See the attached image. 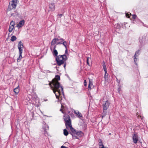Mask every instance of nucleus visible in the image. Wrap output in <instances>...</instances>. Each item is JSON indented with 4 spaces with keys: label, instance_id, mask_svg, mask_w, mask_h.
I'll list each match as a JSON object with an SVG mask.
<instances>
[{
    "label": "nucleus",
    "instance_id": "nucleus-27",
    "mask_svg": "<svg viewBox=\"0 0 148 148\" xmlns=\"http://www.w3.org/2000/svg\"><path fill=\"white\" fill-rule=\"evenodd\" d=\"M99 145L100 146V147L99 148H105V147L104 145L102 144V142H99Z\"/></svg>",
    "mask_w": 148,
    "mask_h": 148
},
{
    "label": "nucleus",
    "instance_id": "nucleus-29",
    "mask_svg": "<svg viewBox=\"0 0 148 148\" xmlns=\"http://www.w3.org/2000/svg\"><path fill=\"white\" fill-rule=\"evenodd\" d=\"M107 110H104L103 111L102 113L103 116H104L107 114Z\"/></svg>",
    "mask_w": 148,
    "mask_h": 148
},
{
    "label": "nucleus",
    "instance_id": "nucleus-1",
    "mask_svg": "<svg viewBox=\"0 0 148 148\" xmlns=\"http://www.w3.org/2000/svg\"><path fill=\"white\" fill-rule=\"evenodd\" d=\"M53 92L55 93L57 99H59L62 94H64L63 88L60 86V83L57 82L53 83V85L50 86Z\"/></svg>",
    "mask_w": 148,
    "mask_h": 148
},
{
    "label": "nucleus",
    "instance_id": "nucleus-15",
    "mask_svg": "<svg viewBox=\"0 0 148 148\" xmlns=\"http://www.w3.org/2000/svg\"><path fill=\"white\" fill-rule=\"evenodd\" d=\"M74 113L78 116V117L79 118H81L82 117V115L78 111H74Z\"/></svg>",
    "mask_w": 148,
    "mask_h": 148
},
{
    "label": "nucleus",
    "instance_id": "nucleus-37",
    "mask_svg": "<svg viewBox=\"0 0 148 148\" xmlns=\"http://www.w3.org/2000/svg\"><path fill=\"white\" fill-rule=\"evenodd\" d=\"M62 42H58L57 43V45L62 44Z\"/></svg>",
    "mask_w": 148,
    "mask_h": 148
},
{
    "label": "nucleus",
    "instance_id": "nucleus-31",
    "mask_svg": "<svg viewBox=\"0 0 148 148\" xmlns=\"http://www.w3.org/2000/svg\"><path fill=\"white\" fill-rule=\"evenodd\" d=\"M139 55V51H136L135 53L134 56L137 57Z\"/></svg>",
    "mask_w": 148,
    "mask_h": 148
},
{
    "label": "nucleus",
    "instance_id": "nucleus-47",
    "mask_svg": "<svg viewBox=\"0 0 148 148\" xmlns=\"http://www.w3.org/2000/svg\"><path fill=\"white\" fill-rule=\"evenodd\" d=\"M105 148H106V147H105Z\"/></svg>",
    "mask_w": 148,
    "mask_h": 148
},
{
    "label": "nucleus",
    "instance_id": "nucleus-25",
    "mask_svg": "<svg viewBox=\"0 0 148 148\" xmlns=\"http://www.w3.org/2000/svg\"><path fill=\"white\" fill-rule=\"evenodd\" d=\"M70 130H71V131L74 134H75L76 133V131L73 128L72 126L70 128Z\"/></svg>",
    "mask_w": 148,
    "mask_h": 148
},
{
    "label": "nucleus",
    "instance_id": "nucleus-5",
    "mask_svg": "<svg viewBox=\"0 0 148 148\" xmlns=\"http://www.w3.org/2000/svg\"><path fill=\"white\" fill-rule=\"evenodd\" d=\"M55 4L53 3H51L49 4V11L53 12L55 10Z\"/></svg>",
    "mask_w": 148,
    "mask_h": 148
},
{
    "label": "nucleus",
    "instance_id": "nucleus-40",
    "mask_svg": "<svg viewBox=\"0 0 148 148\" xmlns=\"http://www.w3.org/2000/svg\"><path fill=\"white\" fill-rule=\"evenodd\" d=\"M63 16V14H60L59 15V17L60 18H61V17H62Z\"/></svg>",
    "mask_w": 148,
    "mask_h": 148
},
{
    "label": "nucleus",
    "instance_id": "nucleus-32",
    "mask_svg": "<svg viewBox=\"0 0 148 148\" xmlns=\"http://www.w3.org/2000/svg\"><path fill=\"white\" fill-rule=\"evenodd\" d=\"M17 15L18 14L17 12L15 13V14L12 13L11 14V16H17Z\"/></svg>",
    "mask_w": 148,
    "mask_h": 148
},
{
    "label": "nucleus",
    "instance_id": "nucleus-30",
    "mask_svg": "<svg viewBox=\"0 0 148 148\" xmlns=\"http://www.w3.org/2000/svg\"><path fill=\"white\" fill-rule=\"evenodd\" d=\"M70 133L72 134L73 138V139L78 138L75 135L76 134H71V133Z\"/></svg>",
    "mask_w": 148,
    "mask_h": 148
},
{
    "label": "nucleus",
    "instance_id": "nucleus-45",
    "mask_svg": "<svg viewBox=\"0 0 148 148\" xmlns=\"http://www.w3.org/2000/svg\"><path fill=\"white\" fill-rule=\"evenodd\" d=\"M130 14L131 15V14L130 13Z\"/></svg>",
    "mask_w": 148,
    "mask_h": 148
},
{
    "label": "nucleus",
    "instance_id": "nucleus-12",
    "mask_svg": "<svg viewBox=\"0 0 148 148\" xmlns=\"http://www.w3.org/2000/svg\"><path fill=\"white\" fill-rule=\"evenodd\" d=\"M64 119L65 122L71 120L70 117L68 115H66L64 116Z\"/></svg>",
    "mask_w": 148,
    "mask_h": 148
},
{
    "label": "nucleus",
    "instance_id": "nucleus-4",
    "mask_svg": "<svg viewBox=\"0 0 148 148\" xmlns=\"http://www.w3.org/2000/svg\"><path fill=\"white\" fill-rule=\"evenodd\" d=\"M60 79L59 76L58 75H56L55 78L52 80V82L49 83V85L51 86V85H53V83H55V82H57L58 83H59L58 81L60 80Z\"/></svg>",
    "mask_w": 148,
    "mask_h": 148
},
{
    "label": "nucleus",
    "instance_id": "nucleus-41",
    "mask_svg": "<svg viewBox=\"0 0 148 148\" xmlns=\"http://www.w3.org/2000/svg\"><path fill=\"white\" fill-rule=\"evenodd\" d=\"M60 40H62V41H64V39L62 38H61Z\"/></svg>",
    "mask_w": 148,
    "mask_h": 148
},
{
    "label": "nucleus",
    "instance_id": "nucleus-28",
    "mask_svg": "<svg viewBox=\"0 0 148 148\" xmlns=\"http://www.w3.org/2000/svg\"><path fill=\"white\" fill-rule=\"evenodd\" d=\"M114 27L115 28L119 29L120 27V25L119 24V23H117V24H115L114 25Z\"/></svg>",
    "mask_w": 148,
    "mask_h": 148
},
{
    "label": "nucleus",
    "instance_id": "nucleus-14",
    "mask_svg": "<svg viewBox=\"0 0 148 148\" xmlns=\"http://www.w3.org/2000/svg\"><path fill=\"white\" fill-rule=\"evenodd\" d=\"M59 40V39L58 38H54L52 41L51 42V45H55L56 44V42L58 41Z\"/></svg>",
    "mask_w": 148,
    "mask_h": 148
},
{
    "label": "nucleus",
    "instance_id": "nucleus-24",
    "mask_svg": "<svg viewBox=\"0 0 148 148\" xmlns=\"http://www.w3.org/2000/svg\"><path fill=\"white\" fill-rule=\"evenodd\" d=\"M62 44L65 47V48H67V43L66 41H64L62 42Z\"/></svg>",
    "mask_w": 148,
    "mask_h": 148
},
{
    "label": "nucleus",
    "instance_id": "nucleus-23",
    "mask_svg": "<svg viewBox=\"0 0 148 148\" xmlns=\"http://www.w3.org/2000/svg\"><path fill=\"white\" fill-rule=\"evenodd\" d=\"M68 134L69 133L67 131L66 129H64V135L65 136H67L68 135Z\"/></svg>",
    "mask_w": 148,
    "mask_h": 148
},
{
    "label": "nucleus",
    "instance_id": "nucleus-34",
    "mask_svg": "<svg viewBox=\"0 0 148 148\" xmlns=\"http://www.w3.org/2000/svg\"><path fill=\"white\" fill-rule=\"evenodd\" d=\"M132 18L134 19H135L136 18L137 16L135 14H133L132 15Z\"/></svg>",
    "mask_w": 148,
    "mask_h": 148
},
{
    "label": "nucleus",
    "instance_id": "nucleus-39",
    "mask_svg": "<svg viewBox=\"0 0 148 148\" xmlns=\"http://www.w3.org/2000/svg\"><path fill=\"white\" fill-rule=\"evenodd\" d=\"M64 64V67L65 68V67L66 66V63H65V62H64V64Z\"/></svg>",
    "mask_w": 148,
    "mask_h": 148
},
{
    "label": "nucleus",
    "instance_id": "nucleus-6",
    "mask_svg": "<svg viewBox=\"0 0 148 148\" xmlns=\"http://www.w3.org/2000/svg\"><path fill=\"white\" fill-rule=\"evenodd\" d=\"M110 104V103L108 101H104L103 104V110H107Z\"/></svg>",
    "mask_w": 148,
    "mask_h": 148
},
{
    "label": "nucleus",
    "instance_id": "nucleus-9",
    "mask_svg": "<svg viewBox=\"0 0 148 148\" xmlns=\"http://www.w3.org/2000/svg\"><path fill=\"white\" fill-rule=\"evenodd\" d=\"M133 140L134 143H136L138 140V137L136 134H134L133 135Z\"/></svg>",
    "mask_w": 148,
    "mask_h": 148
},
{
    "label": "nucleus",
    "instance_id": "nucleus-44",
    "mask_svg": "<svg viewBox=\"0 0 148 148\" xmlns=\"http://www.w3.org/2000/svg\"><path fill=\"white\" fill-rule=\"evenodd\" d=\"M32 115L33 116L34 115V114L33 113H32Z\"/></svg>",
    "mask_w": 148,
    "mask_h": 148
},
{
    "label": "nucleus",
    "instance_id": "nucleus-21",
    "mask_svg": "<svg viewBox=\"0 0 148 148\" xmlns=\"http://www.w3.org/2000/svg\"><path fill=\"white\" fill-rule=\"evenodd\" d=\"M16 38H17L15 36H13L11 37L10 40L12 41L13 42L16 40Z\"/></svg>",
    "mask_w": 148,
    "mask_h": 148
},
{
    "label": "nucleus",
    "instance_id": "nucleus-35",
    "mask_svg": "<svg viewBox=\"0 0 148 148\" xmlns=\"http://www.w3.org/2000/svg\"><path fill=\"white\" fill-rule=\"evenodd\" d=\"M84 86H87V83H86V80H85L84 81Z\"/></svg>",
    "mask_w": 148,
    "mask_h": 148
},
{
    "label": "nucleus",
    "instance_id": "nucleus-17",
    "mask_svg": "<svg viewBox=\"0 0 148 148\" xmlns=\"http://www.w3.org/2000/svg\"><path fill=\"white\" fill-rule=\"evenodd\" d=\"M75 134L76 135H78L79 137L82 136L83 135V134L81 131H79L78 132H76Z\"/></svg>",
    "mask_w": 148,
    "mask_h": 148
},
{
    "label": "nucleus",
    "instance_id": "nucleus-42",
    "mask_svg": "<svg viewBox=\"0 0 148 148\" xmlns=\"http://www.w3.org/2000/svg\"><path fill=\"white\" fill-rule=\"evenodd\" d=\"M60 111H61L62 112V113H64L63 111L62 110V109H60Z\"/></svg>",
    "mask_w": 148,
    "mask_h": 148
},
{
    "label": "nucleus",
    "instance_id": "nucleus-46",
    "mask_svg": "<svg viewBox=\"0 0 148 148\" xmlns=\"http://www.w3.org/2000/svg\"><path fill=\"white\" fill-rule=\"evenodd\" d=\"M110 134H111V133H110L109 134V135H110Z\"/></svg>",
    "mask_w": 148,
    "mask_h": 148
},
{
    "label": "nucleus",
    "instance_id": "nucleus-36",
    "mask_svg": "<svg viewBox=\"0 0 148 148\" xmlns=\"http://www.w3.org/2000/svg\"><path fill=\"white\" fill-rule=\"evenodd\" d=\"M129 15L130 14H129L127 13L126 14V16L128 18H130Z\"/></svg>",
    "mask_w": 148,
    "mask_h": 148
},
{
    "label": "nucleus",
    "instance_id": "nucleus-3",
    "mask_svg": "<svg viewBox=\"0 0 148 148\" xmlns=\"http://www.w3.org/2000/svg\"><path fill=\"white\" fill-rule=\"evenodd\" d=\"M17 0H12L11 3H9V6L11 7L10 8H16V5H17Z\"/></svg>",
    "mask_w": 148,
    "mask_h": 148
},
{
    "label": "nucleus",
    "instance_id": "nucleus-16",
    "mask_svg": "<svg viewBox=\"0 0 148 148\" xmlns=\"http://www.w3.org/2000/svg\"><path fill=\"white\" fill-rule=\"evenodd\" d=\"M93 87V85L92 84V82H91L90 81H89V83L88 84V90H91L92 87Z\"/></svg>",
    "mask_w": 148,
    "mask_h": 148
},
{
    "label": "nucleus",
    "instance_id": "nucleus-26",
    "mask_svg": "<svg viewBox=\"0 0 148 148\" xmlns=\"http://www.w3.org/2000/svg\"><path fill=\"white\" fill-rule=\"evenodd\" d=\"M91 61V58L88 57L87 58V64L89 66L90 65L89 62V61Z\"/></svg>",
    "mask_w": 148,
    "mask_h": 148
},
{
    "label": "nucleus",
    "instance_id": "nucleus-19",
    "mask_svg": "<svg viewBox=\"0 0 148 148\" xmlns=\"http://www.w3.org/2000/svg\"><path fill=\"white\" fill-rule=\"evenodd\" d=\"M19 91V90L18 88V86L14 88V91L16 94H17Z\"/></svg>",
    "mask_w": 148,
    "mask_h": 148
},
{
    "label": "nucleus",
    "instance_id": "nucleus-18",
    "mask_svg": "<svg viewBox=\"0 0 148 148\" xmlns=\"http://www.w3.org/2000/svg\"><path fill=\"white\" fill-rule=\"evenodd\" d=\"M19 56L18 57V58L17 59V61L18 62H19L21 58H22V54L23 53V52H19Z\"/></svg>",
    "mask_w": 148,
    "mask_h": 148
},
{
    "label": "nucleus",
    "instance_id": "nucleus-2",
    "mask_svg": "<svg viewBox=\"0 0 148 148\" xmlns=\"http://www.w3.org/2000/svg\"><path fill=\"white\" fill-rule=\"evenodd\" d=\"M65 53L63 55H59L56 58V60L58 65L60 66L67 60V56L69 54L68 53L67 48H65Z\"/></svg>",
    "mask_w": 148,
    "mask_h": 148
},
{
    "label": "nucleus",
    "instance_id": "nucleus-33",
    "mask_svg": "<svg viewBox=\"0 0 148 148\" xmlns=\"http://www.w3.org/2000/svg\"><path fill=\"white\" fill-rule=\"evenodd\" d=\"M136 60L137 59L136 58V57L135 56H134V61L135 64H136Z\"/></svg>",
    "mask_w": 148,
    "mask_h": 148
},
{
    "label": "nucleus",
    "instance_id": "nucleus-13",
    "mask_svg": "<svg viewBox=\"0 0 148 148\" xmlns=\"http://www.w3.org/2000/svg\"><path fill=\"white\" fill-rule=\"evenodd\" d=\"M56 46H55L53 48L54 50L53 52V54L54 56H55L57 57L58 56V52L57 51L56 49Z\"/></svg>",
    "mask_w": 148,
    "mask_h": 148
},
{
    "label": "nucleus",
    "instance_id": "nucleus-20",
    "mask_svg": "<svg viewBox=\"0 0 148 148\" xmlns=\"http://www.w3.org/2000/svg\"><path fill=\"white\" fill-rule=\"evenodd\" d=\"M104 78L105 80L106 81H107L108 80V74L107 73V72H105Z\"/></svg>",
    "mask_w": 148,
    "mask_h": 148
},
{
    "label": "nucleus",
    "instance_id": "nucleus-8",
    "mask_svg": "<svg viewBox=\"0 0 148 148\" xmlns=\"http://www.w3.org/2000/svg\"><path fill=\"white\" fill-rule=\"evenodd\" d=\"M18 48L19 49V52H23V46L22 42H19L18 45Z\"/></svg>",
    "mask_w": 148,
    "mask_h": 148
},
{
    "label": "nucleus",
    "instance_id": "nucleus-38",
    "mask_svg": "<svg viewBox=\"0 0 148 148\" xmlns=\"http://www.w3.org/2000/svg\"><path fill=\"white\" fill-rule=\"evenodd\" d=\"M61 148H67L66 147L64 146H62L61 147Z\"/></svg>",
    "mask_w": 148,
    "mask_h": 148
},
{
    "label": "nucleus",
    "instance_id": "nucleus-43",
    "mask_svg": "<svg viewBox=\"0 0 148 148\" xmlns=\"http://www.w3.org/2000/svg\"><path fill=\"white\" fill-rule=\"evenodd\" d=\"M35 98H37V96H36V94H35Z\"/></svg>",
    "mask_w": 148,
    "mask_h": 148
},
{
    "label": "nucleus",
    "instance_id": "nucleus-10",
    "mask_svg": "<svg viewBox=\"0 0 148 148\" xmlns=\"http://www.w3.org/2000/svg\"><path fill=\"white\" fill-rule=\"evenodd\" d=\"M25 23V21L24 20H22L19 22L18 24L16 27H17L18 29L22 27L23 26Z\"/></svg>",
    "mask_w": 148,
    "mask_h": 148
},
{
    "label": "nucleus",
    "instance_id": "nucleus-22",
    "mask_svg": "<svg viewBox=\"0 0 148 148\" xmlns=\"http://www.w3.org/2000/svg\"><path fill=\"white\" fill-rule=\"evenodd\" d=\"M103 69H104V71L105 72H107V68L106 67V65L105 64V63L104 62H103Z\"/></svg>",
    "mask_w": 148,
    "mask_h": 148
},
{
    "label": "nucleus",
    "instance_id": "nucleus-7",
    "mask_svg": "<svg viewBox=\"0 0 148 148\" xmlns=\"http://www.w3.org/2000/svg\"><path fill=\"white\" fill-rule=\"evenodd\" d=\"M15 24L14 21H12L11 22L9 28L8 29L9 32H12L13 29L14 28V26Z\"/></svg>",
    "mask_w": 148,
    "mask_h": 148
},
{
    "label": "nucleus",
    "instance_id": "nucleus-11",
    "mask_svg": "<svg viewBox=\"0 0 148 148\" xmlns=\"http://www.w3.org/2000/svg\"><path fill=\"white\" fill-rule=\"evenodd\" d=\"M65 125L67 129L71 127V120L65 122Z\"/></svg>",
    "mask_w": 148,
    "mask_h": 148
}]
</instances>
